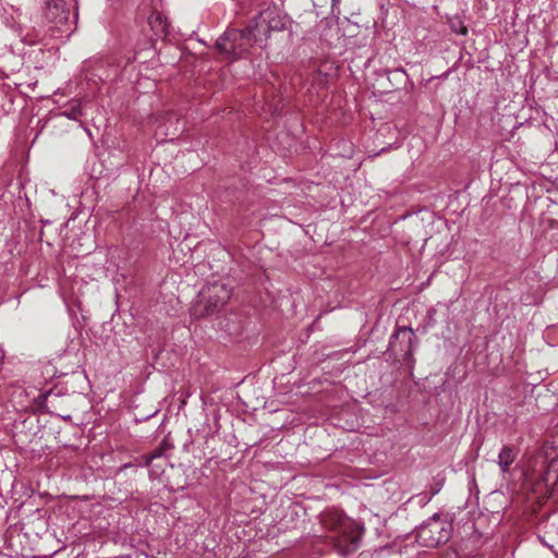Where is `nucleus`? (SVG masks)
I'll use <instances>...</instances> for the list:
<instances>
[{"instance_id":"obj_6","label":"nucleus","mask_w":558,"mask_h":558,"mask_svg":"<svg viewBox=\"0 0 558 558\" xmlns=\"http://www.w3.org/2000/svg\"><path fill=\"white\" fill-rule=\"evenodd\" d=\"M44 16L49 23L62 25L68 22L70 10L64 0H47Z\"/></svg>"},{"instance_id":"obj_13","label":"nucleus","mask_w":558,"mask_h":558,"mask_svg":"<svg viewBox=\"0 0 558 558\" xmlns=\"http://www.w3.org/2000/svg\"><path fill=\"white\" fill-rule=\"evenodd\" d=\"M50 393H47V395H40L38 397V402L39 404H43L44 402H46L48 400V397H49Z\"/></svg>"},{"instance_id":"obj_5","label":"nucleus","mask_w":558,"mask_h":558,"mask_svg":"<svg viewBox=\"0 0 558 558\" xmlns=\"http://www.w3.org/2000/svg\"><path fill=\"white\" fill-rule=\"evenodd\" d=\"M416 339L410 327H397L389 341V351L395 355H401L403 361H410L413 356V342Z\"/></svg>"},{"instance_id":"obj_9","label":"nucleus","mask_w":558,"mask_h":558,"mask_svg":"<svg viewBox=\"0 0 558 558\" xmlns=\"http://www.w3.org/2000/svg\"><path fill=\"white\" fill-rule=\"evenodd\" d=\"M517 452L510 446H504L498 454V465L504 473L508 472L513 463Z\"/></svg>"},{"instance_id":"obj_4","label":"nucleus","mask_w":558,"mask_h":558,"mask_svg":"<svg viewBox=\"0 0 558 558\" xmlns=\"http://www.w3.org/2000/svg\"><path fill=\"white\" fill-rule=\"evenodd\" d=\"M254 32L258 35V44L266 40L271 32H282L287 28V19L276 10L267 9L255 20Z\"/></svg>"},{"instance_id":"obj_1","label":"nucleus","mask_w":558,"mask_h":558,"mask_svg":"<svg viewBox=\"0 0 558 558\" xmlns=\"http://www.w3.org/2000/svg\"><path fill=\"white\" fill-rule=\"evenodd\" d=\"M320 522L329 535L332 549L341 557L355 553L361 544L363 529L340 511L327 510L322 514Z\"/></svg>"},{"instance_id":"obj_7","label":"nucleus","mask_w":558,"mask_h":558,"mask_svg":"<svg viewBox=\"0 0 558 558\" xmlns=\"http://www.w3.org/2000/svg\"><path fill=\"white\" fill-rule=\"evenodd\" d=\"M541 481L547 488L555 489L558 486V459H551L547 463Z\"/></svg>"},{"instance_id":"obj_8","label":"nucleus","mask_w":558,"mask_h":558,"mask_svg":"<svg viewBox=\"0 0 558 558\" xmlns=\"http://www.w3.org/2000/svg\"><path fill=\"white\" fill-rule=\"evenodd\" d=\"M148 24L157 37H165L168 34L167 19L160 12H151L148 16Z\"/></svg>"},{"instance_id":"obj_2","label":"nucleus","mask_w":558,"mask_h":558,"mask_svg":"<svg viewBox=\"0 0 558 558\" xmlns=\"http://www.w3.org/2000/svg\"><path fill=\"white\" fill-rule=\"evenodd\" d=\"M231 296V290L221 282L204 287L192 307V316L204 318L220 313Z\"/></svg>"},{"instance_id":"obj_10","label":"nucleus","mask_w":558,"mask_h":558,"mask_svg":"<svg viewBox=\"0 0 558 558\" xmlns=\"http://www.w3.org/2000/svg\"><path fill=\"white\" fill-rule=\"evenodd\" d=\"M171 449V446L166 441H162L157 448H155L151 452L143 456L144 462L147 466H149L154 460L160 459L166 456V452Z\"/></svg>"},{"instance_id":"obj_11","label":"nucleus","mask_w":558,"mask_h":558,"mask_svg":"<svg viewBox=\"0 0 558 558\" xmlns=\"http://www.w3.org/2000/svg\"><path fill=\"white\" fill-rule=\"evenodd\" d=\"M449 26L450 29L458 35L465 36L468 34V27L464 25L462 19L459 16H453L449 19Z\"/></svg>"},{"instance_id":"obj_12","label":"nucleus","mask_w":558,"mask_h":558,"mask_svg":"<svg viewBox=\"0 0 558 558\" xmlns=\"http://www.w3.org/2000/svg\"><path fill=\"white\" fill-rule=\"evenodd\" d=\"M459 554L456 550H446L440 558H459Z\"/></svg>"},{"instance_id":"obj_3","label":"nucleus","mask_w":558,"mask_h":558,"mask_svg":"<svg viewBox=\"0 0 558 558\" xmlns=\"http://www.w3.org/2000/svg\"><path fill=\"white\" fill-rule=\"evenodd\" d=\"M258 44V35L252 26L244 29H227L216 41V48L220 54L229 59L243 57L250 48Z\"/></svg>"}]
</instances>
